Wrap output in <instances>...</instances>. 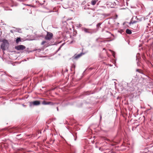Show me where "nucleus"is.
<instances>
[{"label": "nucleus", "instance_id": "nucleus-1", "mask_svg": "<svg viewBox=\"0 0 153 153\" xmlns=\"http://www.w3.org/2000/svg\"><path fill=\"white\" fill-rule=\"evenodd\" d=\"M8 45V43L6 39L4 40L3 41V43L1 45V48L2 50L4 51L7 47Z\"/></svg>", "mask_w": 153, "mask_h": 153}, {"label": "nucleus", "instance_id": "nucleus-2", "mask_svg": "<svg viewBox=\"0 0 153 153\" xmlns=\"http://www.w3.org/2000/svg\"><path fill=\"white\" fill-rule=\"evenodd\" d=\"M53 35L51 32H47L46 35L45 37V39L47 40H50L53 38Z\"/></svg>", "mask_w": 153, "mask_h": 153}, {"label": "nucleus", "instance_id": "nucleus-3", "mask_svg": "<svg viewBox=\"0 0 153 153\" xmlns=\"http://www.w3.org/2000/svg\"><path fill=\"white\" fill-rule=\"evenodd\" d=\"M25 48V47L23 45H19L15 47V49L18 51L23 50Z\"/></svg>", "mask_w": 153, "mask_h": 153}, {"label": "nucleus", "instance_id": "nucleus-4", "mask_svg": "<svg viewBox=\"0 0 153 153\" xmlns=\"http://www.w3.org/2000/svg\"><path fill=\"white\" fill-rule=\"evenodd\" d=\"M31 105H38L40 104V102L39 101H35L30 103Z\"/></svg>", "mask_w": 153, "mask_h": 153}, {"label": "nucleus", "instance_id": "nucleus-5", "mask_svg": "<svg viewBox=\"0 0 153 153\" xmlns=\"http://www.w3.org/2000/svg\"><path fill=\"white\" fill-rule=\"evenodd\" d=\"M42 104L43 105H53L54 104L53 102H47L45 101H43L42 102Z\"/></svg>", "mask_w": 153, "mask_h": 153}, {"label": "nucleus", "instance_id": "nucleus-6", "mask_svg": "<svg viewBox=\"0 0 153 153\" xmlns=\"http://www.w3.org/2000/svg\"><path fill=\"white\" fill-rule=\"evenodd\" d=\"M98 1V0H92L91 1V4L93 5H95Z\"/></svg>", "mask_w": 153, "mask_h": 153}, {"label": "nucleus", "instance_id": "nucleus-7", "mask_svg": "<svg viewBox=\"0 0 153 153\" xmlns=\"http://www.w3.org/2000/svg\"><path fill=\"white\" fill-rule=\"evenodd\" d=\"M126 33L127 34H130L132 33L131 31L128 29H126Z\"/></svg>", "mask_w": 153, "mask_h": 153}, {"label": "nucleus", "instance_id": "nucleus-8", "mask_svg": "<svg viewBox=\"0 0 153 153\" xmlns=\"http://www.w3.org/2000/svg\"><path fill=\"white\" fill-rule=\"evenodd\" d=\"M83 30L86 33H90V30L88 29L84 28L83 29Z\"/></svg>", "mask_w": 153, "mask_h": 153}, {"label": "nucleus", "instance_id": "nucleus-9", "mask_svg": "<svg viewBox=\"0 0 153 153\" xmlns=\"http://www.w3.org/2000/svg\"><path fill=\"white\" fill-rule=\"evenodd\" d=\"M82 55V53H80V54H79L76 55V56H75L74 58L75 59H77L80 57Z\"/></svg>", "mask_w": 153, "mask_h": 153}, {"label": "nucleus", "instance_id": "nucleus-10", "mask_svg": "<svg viewBox=\"0 0 153 153\" xmlns=\"http://www.w3.org/2000/svg\"><path fill=\"white\" fill-rule=\"evenodd\" d=\"M21 41V40L20 38H18L16 39V43H18L19 42H20Z\"/></svg>", "mask_w": 153, "mask_h": 153}, {"label": "nucleus", "instance_id": "nucleus-11", "mask_svg": "<svg viewBox=\"0 0 153 153\" xmlns=\"http://www.w3.org/2000/svg\"><path fill=\"white\" fill-rule=\"evenodd\" d=\"M47 42L46 41H43L41 43V45H44L45 44L47 43Z\"/></svg>", "mask_w": 153, "mask_h": 153}, {"label": "nucleus", "instance_id": "nucleus-12", "mask_svg": "<svg viewBox=\"0 0 153 153\" xmlns=\"http://www.w3.org/2000/svg\"><path fill=\"white\" fill-rule=\"evenodd\" d=\"M136 71L139 72L140 73H142V70L141 69H137L136 70Z\"/></svg>", "mask_w": 153, "mask_h": 153}, {"label": "nucleus", "instance_id": "nucleus-13", "mask_svg": "<svg viewBox=\"0 0 153 153\" xmlns=\"http://www.w3.org/2000/svg\"><path fill=\"white\" fill-rule=\"evenodd\" d=\"M101 23H98V24H97V27H99V26L100 25H101Z\"/></svg>", "mask_w": 153, "mask_h": 153}, {"label": "nucleus", "instance_id": "nucleus-14", "mask_svg": "<svg viewBox=\"0 0 153 153\" xmlns=\"http://www.w3.org/2000/svg\"><path fill=\"white\" fill-rule=\"evenodd\" d=\"M136 22H131L130 23V25H133L134 23Z\"/></svg>", "mask_w": 153, "mask_h": 153}, {"label": "nucleus", "instance_id": "nucleus-15", "mask_svg": "<svg viewBox=\"0 0 153 153\" xmlns=\"http://www.w3.org/2000/svg\"><path fill=\"white\" fill-rule=\"evenodd\" d=\"M114 52H112V54H113V56H114Z\"/></svg>", "mask_w": 153, "mask_h": 153}, {"label": "nucleus", "instance_id": "nucleus-16", "mask_svg": "<svg viewBox=\"0 0 153 153\" xmlns=\"http://www.w3.org/2000/svg\"><path fill=\"white\" fill-rule=\"evenodd\" d=\"M57 111H58V107H57Z\"/></svg>", "mask_w": 153, "mask_h": 153}]
</instances>
